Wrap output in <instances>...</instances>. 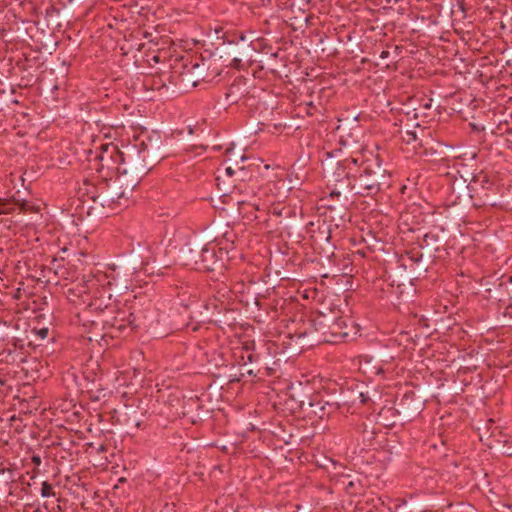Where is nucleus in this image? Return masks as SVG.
<instances>
[{"mask_svg": "<svg viewBox=\"0 0 512 512\" xmlns=\"http://www.w3.org/2000/svg\"><path fill=\"white\" fill-rule=\"evenodd\" d=\"M329 197L342 204L348 203L355 194V170L357 159L353 157L335 160L334 152H327L322 160Z\"/></svg>", "mask_w": 512, "mask_h": 512, "instance_id": "obj_1", "label": "nucleus"}, {"mask_svg": "<svg viewBox=\"0 0 512 512\" xmlns=\"http://www.w3.org/2000/svg\"><path fill=\"white\" fill-rule=\"evenodd\" d=\"M357 159L355 170V194L363 197H375L390 186V173L382 167L379 155L362 152Z\"/></svg>", "mask_w": 512, "mask_h": 512, "instance_id": "obj_2", "label": "nucleus"}, {"mask_svg": "<svg viewBox=\"0 0 512 512\" xmlns=\"http://www.w3.org/2000/svg\"><path fill=\"white\" fill-rule=\"evenodd\" d=\"M122 189L116 187V183L109 177H103L97 184L87 180L84 181L80 192L86 199L83 202L91 201L88 206V214H104L105 208L114 209V205H121L122 200L127 202L126 195H120Z\"/></svg>", "mask_w": 512, "mask_h": 512, "instance_id": "obj_3", "label": "nucleus"}, {"mask_svg": "<svg viewBox=\"0 0 512 512\" xmlns=\"http://www.w3.org/2000/svg\"><path fill=\"white\" fill-rule=\"evenodd\" d=\"M443 247L442 240L437 234L426 233L418 247L412 248L402 256V265L410 269L414 275L419 276L428 270L429 265L438 257L437 253Z\"/></svg>", "mask_w": 512, "mask_h": 512, "instance_id": "obj_4", "label": "nucleus"}, {"mask_svg": "<svg viewBox=\"0 0 512 512\" xmlns=\"http://www.w3.org/2000/svg\"><path fill=\"white\" fill-rule=\"evenodd\" d=\"M122 155L117 156L118 160H122V167L132 171L133 173L144 177L151 169L150 157L151 152L141 142L138 145L127 146L125 150H121Z\"/></svg>", "mask_w": 512, "mask_h": 512, "instance_id": "obj_5", "label": "nucleus"}, {"mask_svg": "<svg viewBox=\"0 0 512 512\" xmlns=\"http://www.w3.org/2000/svg\"><path fill=\"white\" fill-rule=\"evenodd\" d=\"M308 327L296 331L295 335L302 340V345L312 347L317 343H330V315L321 313L307 323Z\"/></svg>", "mask_w": 512, "mask_h": 512, "instance_id": "obj_6", "label": "nucleus"}, {"mask_svg": "<svg viewBox=\"0 0 512 512\" xmlns=\"http://www.w3.org/2000/svg\"><path fill=\"white\" fill-rule=\"evenodd\" d=\"M144 264H146L144 261L139 264L137 262L121 261L118 265H113L111 280L108 284H114L119 290L128 289L135 274Z\"/></svg>", "mask_w": 512, "mask_h": 512, "instance_id": "obj_7", "label": "nucleus"}, {"mask_svg": "<svg viewBox=\"0 0 512 512\" xmlns=\"http://www.w3.org/2000/svg\"><path fill=\"white\" fill-rule=\"evenodd\" d=\"M210 68V63L202 57L191 60L189 64L184 66L183 76L185 81L193 86H197L199 81L212 80L219 72L215 70L210 71Z\"/></svg>", "mask_w": 512, "mask_h": 512, "instance_id": "obj_8", "label": "nucleus"}, {"mask_svg": "<svg viewBox=\"0 0 512 512\" xmlns=\"http://www.w3.org/2000/svg\"><path fill=\"white\" fill-rule=\"evenodd\" d=\"M122 155L121 150L117 146L106 145L103 151L96 157L99 160V167L96 168L103 177L113 176L117 173V168L122 166V160H118L117 156Z\"/></svg>", "mask_w": 512, "mask_h": 512, "instance_id": "obj_9", "label": "nucleus"}, {"mask_svg": "<svg viewBox=\"0 0 512 512\" xmlns=\"http://www.w3.org/2000/svg\"><path fill=\"white\" fill-rule=\"evenodd\" d=\"M110 178L114 181V183H116V187L122 189L120 195H126L129 197V195L133 192L143 177L120 166L117 168V173H115L113 176H110Z\"/></svg>", "mask_w": 512, "mask_h": 512, "instance_id": "obj_10", "label": "nucleus"}, {"mask_svg": "<svg viewBox=\"0 0 512 512\" xmlns=\"http://www.w3.org/2000/svg\"><path fill=\"white\" fill-rule=\"evenodd\" d=\"M217 172V185L220 186V184L223 183L224 190H228L229 187H235L237 180L245 181L247 177L245 167H238V169H234L231 165H228L219 167Z\"/></svg>", "mask_w": 512, "mask_h": 512, "instance_id": "obj_11", "label": "nucleus"}, {"mask_svg": "<svg viewBox=\"0 0 512 512\" xmlns=\"http://www.w3.org/2000/svg\"><path fill=\"white\" fill-rule=\"evenodd\" d=\"M235 356L239 367H246L248 364L258 367L262 353L256 349L254 341H245L239 349V354L235 353Z\"/></svg>", "mask_w": 512, "mask_h": 512, "instance_id": "obj_12", "label": "nucleus"}, {"mask_svg": "<svg viewBox=\"0 0 512 512\" xmlns=\"http://www.w3.org/2000/svg\"><path fill=\"white\" fill-rule=\"evenodd\" d=\"M224 254H226V252L222 249L217 253L214 246L209 244L203 245L201 260H199L200 270L214 271L222 266L221 262Z\"/></svg>", "mask_w": 512, "mask_h": 512, "instance_id": "obj_13", "label": "nucleus"}, {"mask_svg": "<svg viewBox=\"0 0 512 512\" xmlns=\"http://www.w3.org/2000/svg\"><path fill=\"white\" fill-rule=\"evenodd\" d=\"M203 245L197 242H188L181 250V262L190 269L200 270L199 260H201Z\"/></svg>", "mask_w": 512, "mask_h": 512, "instance_id": "obj_14", "label": "nucleus"}, {"mask_svg": "<svg viewBox=\"0 0 512 512\" xmlns=\"http://www.w3.org/2000/svg\"><path fill=\"white\" fill-rule=\"evenodd\" d=\"M135 320L134 313L131 312L130 308H123L117 310L115 316L111 319H105L104 322L110 324L112 328L119 332H124L127 328L132 331L136 327Z\"/></svg>", "mask_w": 512, "mask_h": 512, "instance_id": "obj_15", "label": "nucleus"}, {"mask_svg": "<svg viewBox=\"0 0 512 512\" xmlns=\"http://www.w3.org/2000/svg\"><path fill=\"white\" fill-rule=\"evenodd\" d=\"M330 328V343H340L349 336L347 321L342 316H330Z\"/></svg>", "mask_w": 512, "mask_h": 512, "instance_id": "obj_16", "label": "nucleus"}, {"mask_svg": "<svg viewBox=\"0 0 512 512\" xmlns=\"http://www.w3.org/2000/svg\"><path fill=\"white\" fill-rule=\"evenodd\" d=\"M247 93L246 82L242 78H237L227 88L225 93L226 101L229 104L237 103Z\"/></svg>", "mask_w": 512, "mask_h": 512, "instance_id": "obj_17", "label": "nucleus"}, {"mask_svg": "<svg viewBox=\"0 0 512 512\" xmlns=\"http://www.w3.org/2000/svg\"><path fill=\"white\" fill-rule=\"evenodd\" d=\"M412 402L413 397L405 394L399 403L400 413H402L404 418L408 420L414 418L421 411L422 405L419 402L416 404H412Z\"/></svg>", "mask_w": 512, "mask_h": 512, "instance_id": "obj_18", "label": "nucleus"}, {"mask_svg": "<svg viewBox=\"0 0 512 512\" xmlns=\"http://www.w3.org/2000/svg\"><path fill=\"white\" fill-rule=\"evenodd\" d=\"M508 443H510V437L506 434H503L498 427L492 429L490 435L486 439V445L490 449L494 448L497 451H499L503 445H507Z\"/></svg>", "mask_w": 512, "mask_h": 512, "instance_id": "obj_19", "label": "nucleus"}, {"mask_svg": "<svg viewBox=\"0 0 512 512\" xmlns=\"http://www.w3.org/2000/svg\"><path fill=\"white\" fill-rule=\"evenodd\" d=\"M269 214L280 219H290L296 216V210L289 205L278 203L271 206Z\"/></svg>", "mask_w": 512, "mask_h": 512, "instance_id": "obj_20", "label": "nucleus"}, {"mask_svg": "<svg viewBox=\"0 0 512 512\" xmlns=\"http://www.w3.org/2000/svg\"><path fill=\"white\" fill-rule=\"evenodd\" d=\"M260 372H261V369L259 367H256V366H253L251 368H249L247 366L246 367H240V377L236 378V379H232L231 382H233V381H240L246 375L249 376V377H253V378L259 377Z\"/></svg>", "mask_w": 512, "mask_h": 512, "instance_id": "obj_21", "label": "nucleus"}, {"mask_svg": "<svg viewBox=\"0 0 512 512\" xmlns=\"http://www.w3.org/2000/svg\"><path fill=\"white\" fill-rule=\"evenodd\" d=\"M402 139L406 144H412L414 149H416L418 146H421V141H419L416 131H405L402 134Z\"/></svg>", "mask_w": 512, "mask_h": 512, "instance_id": "obj_22", "label": "nucleus"}, {"mask_svg": "<svg viewBox=\"0 0 512 512\" xmlns=\"http://www.w3.org/2000/svg\"><path fill=\"white\" fill-rule=\"evenodd\" d=\"M318 234L319 235H311V238H313L315 242L319 240H325L329 242L330 229L329 226L326 225V223H322L321 225L318 226Z\"/></svg>", "mask_w": 512, "mask_h": 512, "instance_id": "obj_23", "label": "nucleus"}, {"mask_svg": "<svg viewBox=\"0 0 512 512\" xmlns=\"http://www.w3.org/2000/svg\"><path fill=\"white\" fill-rule=\"evenodd\" d=\"M477 184H480L482 188H486L487 185H491V182L489 181L486 174L480 173L477 176H474L473 179L470 182V186L472 190H475V186Z\"/></svg>", "mask_w": 512, "mask_h": 512, "instance_id": "obj_24", "label": "nucleus"}, {"mask_svg": "<svg viewBox=\"0 0 512 512\" xmlns=\"http://www.w3.org/2000/svg\"><path fill=\"white\" fill-rule=\"evenodd\" d=\"M226 156H227V162L233 163L236 161L244 162L247 160V157L245 154L239 155V152L235 151L233 148H228L226 150Z\"/></svg>", "mask_w": 512, "mask_h": 512, "instance_id": "obj_25", "label": "nucleus"}, {"mask_svg": "<svg viewBox=\"0 0 512 512\" xmlns=\"http://www.w3.org/2000/svg\"><path fill=\"white\" fill-rule=\"evenodd\" d=\"M41 496L43 498L55 497L53 486L47 481L42 482Z\"/></svg>", "mask_w": 512, "mask_h": 512, "instance_id": "obj_26", "label": "nucleus"}, {"mask_svg": "<svg viewBox=\"0 0 512 512\" xmlns=\"http://www.w3.org/2000/svg\"><path fill=\"white\" fill-rule=\"evenodd\" d=\"M32 333H34L38 338L43 340V339L48 337L49 328H47V327H42V328H39V329L34 328L32 330Z\"/></svg>", "mask_w": 512, "mask_h": 512, "instance_id": "obj_27", "label": "nucleus"}, {"mask_svg": "<svg viewBox=\"0 0 512 512\" xmlns=\"http://www.w3.org/2000/svg\"><path fill=\"white\" fill-rule=\"evenodd\" d=\"M499 452L502 453L503 455L512 457V443L503 445V447L499 450Z\"/></svg>", "mask_w": 512, "mask_h": 512, "instance_id": "obj_28", "label": "nucleus"}, {"mask_svg": "<svg viewBox=\"0 0 512 512\" xmlns=\"http://www.w3.org/2000/svg\"><path fill=\"white\" fill-rule=\"evenodd\" d=\"M31 461L36 467L40 466L42 463L41 457L36 454L31 457Z\"/></svg>", "mask_w": 512, "mask_h": 512, "instance_id": "obj_29", "label": "nucleus"}, {"mask_svg": "<svg viewBox=\"0 0 512 512\" xmlns=\"http://www.w3.org/2000/svg\"><path fill=\"white\" fill-rule=\"evenodd\" d=\"M359 398H360V402L362 404H366L369 401V399H370L369 396L367 394L363 393V392H361L359 394Z\"/></svg>", "mask_w": 512, "mask_h": 512, "instance_id": "obj_30", "label": "nucleus"}, {"mask_svg": "<svg viewBox=\"0 0 512 512\" xmlns=\"http://www.w3.org/2000/svg\"><path fill=\"white\" fill-rule=\"evenodd\" d=\"M431 106H432V99H429L425 103L421 104L420 108H422L424 110H429V109H431Z\"/></svg>", "mask_w": 512, "mask_h": 512, "instance_id": "obj_31", "label": "nucleus"}, {"mask_svg": "<svg viewBox=\"0 0 512 512\" xmlns=\"http://www.w3.org/2000/svg\"><path fill=\"white\" fill-rule=\"evenodd\" d=\"M90 307H93L95 310H102L101 303L98 300L90 303Z\"/></svg>", "mask_w": 512, "mask_h": 512, "instance_id": "obj_32", "label": "nucleus"}, {"mask_svg": "<svg viewBox=\"0 0 512 512\" xmlns=\"http://www.w3.org/2000/svg\"><path fill=\"white\" fill-rule=\"evenodd\" d=\"M40 473V470L38 469V467H35L33 470H32V475H31V479L34 480L37 475Z\"/></svg>", "mask_w": 512, "mask_h": 512, "instance_id": "obj_33", "label": "nucleus"}, {"mask_svg": "<svg viewBox=\"0 0 512 512\" xmlns=\"http://www.w3.org/2000/svg\"><path fill=\"white\" fill-rule=\"evenodd\" d=\"M389 54H390V53H389V51H388V50H383V51L381 52V54H380V57H381L382 59H385V58H388V57H389Z\"/></svg>", "mask_w": 512, "mask_h": 512, "instance_id": "obj_34", "label": "nucleus"}, {"mask_svg": "<svg viewBox=\"0 0 512 512\" xmlns=\"http://www.w3.org/2000/svg\"><path fill=\"white\" fill-rule=\"evenodd\" d=\"M265 369H266V371H267V375H268V376L272 374L273 369H272V368H270V367H268V365H267V364H266Z\"/></svg>", "mask_w": 512, "mask_h": 512, "instance_id": "obj_35", "label": "nucleus"}, {"mask_svg": "<svg viewBox=\"0 0 512 512\" xmlns=\"http://www.w3.org/2000/svg\"><path fill=\"white\" fill-rule=\"evenodd\" d=\"M232 164L234 165V166H233V168H234V169H238V167H242V166L240 165V161L233 162Z\"/></svg>", "mask_w": 512, "mask_h": 512, "instance_id": "obj_36", "label": "nucleus"}, {"mask_svg": "<svg viewBox=\"0 0 512 512\" xmlns=\"http://www.w3.org/2000/svg\"><path fill=\"white\" fill-rule=\"evenodd\" d=\"M354 486V483L352 481H350L347 486H346V489L349 490L350 488H352Z\"/></svg>", "mask_w": 512, "mask_h": 512, "instance_id": "obj_37", "label": "nucleus"}, {"mask_svg": "<svg viewBox=\"0 0 512 512\" xmlns=\"http://www.w3.org/2000/svg\"><path fill=\"white\" fill-rule=\"evenodd\" d=\"M341 130H342V126H341V125H339V126L337 127V131H338V132H340Z\"/></svg>", "mask_w": 512, "mask_h": 512, "instance_id": "obj_38", "label": "nucleus"}, {"mask_svg": "<svg viewBox=\"0 0 512 512\" xmlns=\"http://www.w3.org/2000/svg\"><path fill=\"white\" fill-rule=\"evenodd\" d=\"M82 293L87 294V291H86V290H84V291H80V295L83 297V294H82Z\"/></svg>", "mask_w": 512, "mask_h": 512, "instance_id": "obj_39", "label": "nucleus"}, {"mask_svg": "<svg viewBox=\"0 0 512 512\" xmlns=\"http://www.w3.org/2000/svg\"><path fill=\"white\" fill-rule=\"evenodd\" d=\"M135 426H136V427H139V426H140V422H139V421H136V422H135Z\"/></svg>", "mask_w": 512, "mask_h": 512, "instance_id": "obj_40", "label": "nucleus"}, {"mask_svg": "<svg viewBox=\"0 0 512 512\" xmlns=\"http://www.w3.org/2000/svg\"><path fill=\"white\" fill-rule=\"evenodd\" d=\"M263 347H266L267 350H270V346L269 345H264Z\"/></svg>", "mask_w": 512, "mask_h": 512, "instance_id": "obj_41", "label": "nucleus"}, {"mask_svg": "<svg viewBox=\"0 0 512 512\" xmlns=\"http://www.w3.org/2000/svg\"><path fill=\"white\" fill-rule=\"evenodd\" d=\"M234 62H240V60L237 58H234Z\"/></svg>", "mask_w": 512, "mask_h": 512, "instance_id": "obj_42", "label": "nucleus"}, {"mask_svg": "<svg viewBox=\"0 0 512 512\" xmlns=\"http://www.w3.org/2000/svg\"><path fill=\"white\" fill-rule=\"evenodd\" d=\"M4 211L2 209H0V214L3 213Z\"/></svg>", "mask_w": 512, "mask_h": 512, "instance_id": "obj_43", "label": "nucleus"}, {"mask_svg": "<svg viewBox=\"0 0 512 512\" xmlns=\"http://www.w3.org/2000/svg\"><path fill=\"white\" fill-rule=\"evenodd\" d=\"M367 512H373L372 509H369Z\"/></svg>", "mask_w": 512, "mask_h": 512, "instance_id": "obj_44", "label": "nucleus"}, {"mask_svg": "<svg viewBox=\"0 0 512 512\" xmlns=\"http://www.w3.org/2000/svg\"><path fill=\"white\" fill-rule=\"evenodd\" d=\"M395 2H398L399 0H394Z\"/></svg>", "mask_w": 512, "mask_h": 512, "instance_id": "obj_45", "label": "nucleus"}]
</instances>
